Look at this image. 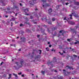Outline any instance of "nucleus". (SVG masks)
<instances>
[{"instance_id":"1","label":"nucleus","mask_w":79,"mask_h":79,"mask_svg":"<svg viewBox=\"0 0 79 79\" xmlns=\"http://www.w3.org/2000/svg\"><path fill=\"white\" fill-rule=\"evenodd\" d=\"M24 61H21L19 64H18V62H16L15 64H17V66H18V67H16V66H14V68H15V69H19V68L22 67L23 66V64H24Z\"/></svg>"},{"instance_id":"2","label":"nucleus","mask_w":79,"mask_h":79,"mask_svg":"<svg viewBox=\"0 0 79 79\" xmlns=\"http://www.w3.org/2000/svg\"><path fill=\"white\" fill-rule=\"evenodd\" d=\"M55 62H56V57H55L53 58V60H52L51 62H50L49 60L47 62V64L48 66L51 65V66L50 67V68H52V67H53V63Z\"/></svg>"},{"instance_id":"3","label":"nucleus","mask_w":79,"mask_h":79,"mask_svg":"<svg viewBox=\"0 0 79 79\" xmlns=\"http://www.w3.org/2000/svg\"><path fill=\"white\" fill-rule=\"evenodd\" d=\"M73 15L75 16V18H77V19H79V16H78V15H76L75 12L73 13L70 15H69V16H70V19H73V18H72V16H73Z\"/></svg>"},{"instance_id":"4","label":"nucleus","mask_w":79,"mask_h":79,"mask_svg":"<svg viewBox=\"0 0 79 79\" xmlns=\"http://www.w3.org/2000/svg\"><path fill=\"white\" fill-rule=\"evenodd\" d=\"M41 19L42 21H44V20L45 19L46 21V22L48 23V24H52V22L50 20V19H47L46 18H41Z\"/></svg>"},{"instance_id":"5","label":"nucleus","mask_w":79,"mask_h":79,"mask_svg":"<svg viewBox=\"0 0 79 79\" xmlns=\"http://www.w3.org/2000/svg\"><path fill=\"white\" fill-rule=\"evenodd\" d=\"M35 0H31L29 2V4L31 6H34L35 4Z\"/></svg>"},{"instance_id":"6","label":"nucleus","mask_w":79,"mask_h":79,"mask_svg":"<svg viewBox=\"0 0 79 79\" xmlns=\"http://www.w3.org/2000/svg\"><path fill=\"white\" fill-rule=\"evenodd\" d=\"M11 9L12 11H14L15 9H16L17 10H19V7H18V6H14L13 7H11Z\"/></svg>"},{"instance_id":"7","label":"nucleus","mask_w":79,"mask_h":79,"mask_svg":"<svg viewBox=\"0 0 79 79\" xmlns=\"http://www.w3.org/2000/svg\"><path fill=\"white\" fill-rule=\"evenodd\" d=\"M40 58V56L39 55H37L35 56L34 57L35 60H33V61L35 62V60L37 61V60H38V58Z\"/></svg>"},{"instance_id":"8","label":"nucleus","mask_w":79,"mask_h":79,"mask_svg":"<svg viewBox=\"0 0 79 79\" xmlns=\"http://www.w3.org/2000/svg\"><path fill=\"white\" fill-rule=\"evenodd\" d=\"M70 29L71 30V32L73 34H74V33H75V34H76V33H77V31L74 29H72V28L71 27L70 28Z\"/></svg>"},{"instance_id":"9","label":"nucleus","mask_w":79,"mask_h":79,"mask_svg":"<svg viewBox=\"0 0 79 79\" xmlns=\"http://www.w3.org/2000/svg\"><path fill=\"white\" fill-rule=\"evenodd\" d=\"M58 78V79H63V77H60V75H57V77H54L53 78V79H56V78Z\"/></svg>"},{"instance_id":"10","label":"nucleus","mask_w":79,"mask_h":79,"mask_svg":"<svg viewBox=\"0 0 79 79\" xmlns=\"http://www.w3.org/2000/svg\"><path fill=\"white\" fill-rule=\"evenodd\" d=\"M34 52H33L32 54H29V56L31 58H34Z\"/></svg>"},{"instance_id":"11","label":"nucleus","mask_w":79,"mask_h":79,"mask_svg":"<svg viewBox=\"0 0 79 79\" xmlns=\"http://www.w3.org/2000/svg\"><path fill=\"white\" fill-rule=\"evenodd\" d=\"M68 23L69 24L71 25H74V24H75V23L73 21H68Z\"/></svg>"},{"instance_id":"12","label":"nucleus","mask_w":79,"mask_h":79,"mask_svg":"<svg viewBox=\"0 0 79 79\" xmlns=\"http://www.w3.org/2000/svg\"><path fill=\"white\" fill-rule=\"evenodd\" d=\"M66 69H73V67H69V66L67 65L66 66V68H65Z\"/></svg>"},{"instance_id":"13","label":"nucleus","mask_w":79,"mask_h":79,"mask_svg":"<svg viewBox=\"0 0 79 79\" xmlns=\"http://www.w3.org/2000/svg\"><path fill=\"white\" fill-rule=\"evenodd\" d=\"M64 31L63 30H61L59 31V33H62L61 35H63L64 33Z\"/></svg>"},{"instance_id":"14","label":"nucleus","mask_w":79,"mask_h":79,"mask_svg":"<svg viewBox=\"0 0 79 79\" xmlns=\"http://www.w3.org/2000/svg\"><path fill=\"white\" fill-rule=\"evenodd\" d=\"M45 31V29L42 28H41V31L42 32V33H44V34H45V35H47V34L45 33V31Z\"/></svg>"},{"instance_id":"15","label":"nucleus","mask_w":79,"mask_h":79,"mask_svg":"<svg viewBox=\"0 0 79 79\" xmlns=\"http://www.w3.org/2000/svg\"><path fill=\"white\" fill-rule=\"evenodd\" d=\"M20 40H22V41L23 42H25V41H26V38H25L24 37L21 38H20Z\"/></svg>"},{"instance_id":"16","label":"nucleus","mask_w":79,"mask_h":79,"mask_svg":"<svg viewBox=\"0 0 79 79\" xmlns=\"http://www.w3.org/2000/svg\"><path fill=\"white\" fill-rule=\"evenodd\" d=\"M24 12L26 13H27V12L29 11V10L27 8V9H24Z\"/></svg>"},{"instance_id":"17","label":"nucleus","mask_w":79,"mask_h":79,"mask_svg":"<svg viewBox=\"0 0 79 79\" xmlns=\"http://www.w3.org/2000/svg\"><path fill=\"white\" fill-rule=\"evenodd\" d=\"M48 11L49 12V13H50L52 12V9L51 8H50L48 10Z\"/></svg>"},{"instance_id":"18","label":"nucleus","mask_w":79,"mask_h":79,"mask_svg":"<svg viewBox=\"0 0 79 79\" xmlns=\"http://www.w3.org/2000/svg\"><path fill=\"white\" fill-rule=\"evenodd\" d=\"M65 0H58V1L59 2H62V3H64V2H65Z\"/></svg>"},{"instance_id":"19","label":"nucleus","mask_w":79,"mask_h":79,"mask_svg":"<svg viewBox=\"0 0 79 79\" xmlns=\"http://www.w3.org/2000/svg\"><path fill=\"white\" fill-rule=\"evenodd\" d=\"M13 75L14 76H15V79H18V75L16 74H15V73H13Z\"/></svg>"},{"instance_id":"20","label":"nucleus","mask_w":79,"mask_h":79,"mask_svg":"<svg viewBox=\"0 0 79 79\" xmlns=\"http://www.w3.org/2000/svg\"><path fill=\"white\" fill-rule=\"evenodd\" d=\"M74 4L76 5H79V2H75Z\"/></svg>"},{"instance_id":"21","label":"nucleus","mask_w":79,"mask_h":79,"mask_svg":"<svg viewBox=\"0 0 79 79\" xmlns=\"http://www.w3.org/2000/svg\"><path fill=\"white\" fill-rule=\"evenodd\" d=\"M24 26V24H23V23H21L20 24L19 26L20 27H23Z\"/></svg>"},{"instance_id":"22","label":"nucleus","mask_w":79,"mask_h":79,"mask_svg":"<svg viewBox=\"0 0 79 79\" xmlns=\"http://www.w3.org/2000/svg\"><path fill=\"white\" fill-rule=\"evenodd\" d=\"M45 73H46V72H45V71H41V73H42V74H43V75H44V74H45Z\"/></svg>"},{"instance_id":"23","label":"nucleus","mask_w":79,"mask_h":79,"mask_svg":"<svg viewBox=\"0 0 79 79\" xmlns=\"http://www.w3.org/2000/svg\"><path fill=\"white\" fill-rule=\"evenodd\" d=\"M24 24H27L29 25V23L27 21H26L24 23Z\"/></svg>"},{"instance_id":"24","label":"nucleus","mask_w":79,"mask_h":79,"mask_svg":"<svg viewBox=\"0 0 79 79\" xmlns=\"http://www.w3.org/2000/svg\"><path fill=\"white\" fill-rule=\"evenodd\" d=\"M10 21H7L6 23V24H7V25H10Z\"/></svg>"},{"instance_id":"25","label":"nucleus","mask_w":79,"mask_h":79,"mask_svg":"<svg viewBox=\"0 0 79 79\" xmlns=\"http://www.w3.org/2000/svg\"><path fill=\"white\" fill-rule=\"evenodd\" d=\"M56 29H57L56 27H54L52 29V31H53L54 30H56Z\"/></svg>"},{"instance_id":"26","label":"nucleus","mask_w":79,"mask_h":79,"mask_svg":"<svg viewBox=\"0 0 79 79\" xmlns=\"http://www.w3.org/2000/svg\"><path fill=\"white\" fill-rule=\"evenodd\" d=\"M11 21H15V17H13L12 18Z\"/></svg>"},{"instance_id":"27","label":"nucleus","mask_w":79,"mask_h":79,"mask_svg":"<svg viewBox=\"0 0 79 79\" xmlns=\"http://www.w3.org/2000/svg\"><path fill=\"white\" fill-rule=\"evenodd\" d=\"M45 5L46 6H50V5L49 4H46Z\"/></svg>"},{"instance_id":"28","label":"nucleus","mask_w":79,"mask_h":79,"mask_svg":"<svg viewBox=\"0 0 79 79\" xmlns=\"http://www.w3.org/2000/svg\"><path fill=\"white\" fill-rule=\"evenodd\" d=\"M26 31L28 32H31V31H30L29 29H27L26 30Z\"/></svg>"},{"instance_id":"29","label":"nucleus","mask_w":79,"mask_h":79,"mask_svg":"<svg viewBox=\"0 0 79 79\" xmlns=\"http://www.w3.org/2000/svg\"><path fill=\"white\" fill-rule=\"evenodd\" d=\"M53 35L54 36H56V32H54V34Z\"/></svg>"},{"instance_id":"30","label":"nucleus","mask_w":79,"mask_h":79,"mask_svg":"<svg viewBox=\"0 0 79 79\" xmlns=\"http://www.w3.org/2000/svg\"><path fill=\"white\" fill-rule=\"evenodd\" d=\"M41 1H42V2H44H44H47L46 0H41Z\"/></svg>"},{"instance_id":"31","label":"nucleus","mask_w":79,"mask_h":79,"mask_svg":"<svg viewBox=\"0 0 79 79\" xmlns=\"http://www.w3.org/2000/svg\"><path fill=\"white\" fill-rule=\"evenodd\" d=\"M38 51L39 52H40L39 54H40H40H41V53H42V50H38Z\"/></svg>"},{"instance_id":"32","label":"nucleus","mask_w":79,"mask_h":79,"mask_svg":"<svg viewBox=\"0 0 79 79\" xmlns=\"http://www.w3.org/2000/svg\"><path fill=\"white\" fill-rule=\"evenodd\" d=\"M9 79H10V78H11V74H9Z\"/></svg>"},{"instance_id":"33","label":"nucleus","mask_w":79,"mask_h":79,"mask_svg":"<svg viewBox=\"0 0 79 79\" xmlns=\"http://www.w3.org/2000/svg\"><path fill=\"white\" fill-rule=\"evenodd\" d=\"M52 21H55V20H56V19L54 18H52Z\"/></svg>"},{"instance_id":"34","label":"nucleus","mask_w":79,"mask_h":79,"mask_svg":"<svg viewBox=\"0 0 79 79\" xmlns=\"http://www.w3.org/2000/svg\"><path fill=\"white\" fill-rule=\"evenodd\" d=\"M78 43H79V41H76V42H75V43H74L75 44H78Z\"/></svg>"},{"instance_id":"35","label":"nucleus","mask_w":79,"mask_h":79,"mask_svg":"<svg viewBox=\"0 0 79 79\" xmlns=\"http://www.w3.org/2000/svg\"><path fill=\"white\" fill-rule=\"evenodd\" d=\"M19 5H20V6H23V5L21 3H19Z\"/></svg>"},{"instance_id":"36","label":"nucleus","mask_w":79,"mask_h":79,"mask_svg":"<svg viewBox=\"0 0 79 79\" xmlns=\"http://www.w3.org/2000/svg\"><path fill=\"white\" fill-rule=\"evenodd\" d=\"M60 7V6H56V8L57 9H58Z\"/></svg>"},{"instance_id":"37","label":"nucleus","mask_w":79,"mask_h":79,"mask_svg":"<svg viewBox=\"0 0 79 79\" xmlns=\"http://www.w3.org/2000/svg\"><path fill=\"white\" fill-rule=\"evenodd\" d=\"M75 73H76L75 71H73L72 72V74H75Z\"/></svg>"},{"instance_id":"38","label":"nucleus","mask_w":79,"mask_h":79,"mask_svg":"<svg viewBox=\"0 0 79 79\" xmlns=\"http://www.w3.org/2000/svg\"><path fill=\"white\" fill-rule=\"evenodd\" d=\"M70 50H72V51H73V50H74V48H71V47H70Z\"/></svg>"},{"instance_id":"39","label":"nucleus","mask_w":79,"mask_h":79,"mask_svg":"<svg viewBox=\"0 0 79 79\" xmlns=\"http://www.w3.org/2000/svg\"><path fill=\"white\" fill-rule=\"evenodd\" d=\"M21 34L22 35V34H24V32L23 31H21Z\"/></svg>"},{"instance_id":"40","label":"nucleus","mask_w":79,"mask_h":79,"mask_svg":"<svg viewBox=\"0 0 79 79\" xmlns=\"http://www.w3.org/2000/svg\"><path fill=\"white\" fill-rule=\"evenodd\" d=\"M46 49L47 50V51H49V49L48 48V47H47L46 48Z\"/></svg>"},{"instance_id":"41","label":"nucleus","mask_w":79,"mask_h":79,"mask_svg":"<svg viewBox=\"0 0 79 79\" xmlns=\"http://www.w3.org/2000/svg\"><path fill=\"white\" fill-rule=\"evenodd\" d=\"M69 56H69V55H67V59H68L69 58Z\"/></svg>"},{"instance_id":"42","label":"nucleus","mask_w":79,"mask_h":79,"mask_svg":"<svg viewBox=\"0 0 79 79\" xmlns=\"http://www.w3.org/2000/svg\"><path fill=\"white\" fill-rule=\"evenodd\" d=\"M7 10L8 11H10V8L9 7H8L7 8Z\"/></svg>"},{"instance_id":"43","label":"nucleus","mask_w":79,"mask_h":79,"mask_svg":"<svg viewBox=\"0 0 79 79\" xmlns=\"http://www.w3.org/2000/svg\"><path fill=\"white\" fill-rule=\"evenodd\" d=\"M11 2L13 3H14L15 2V0H11Z\"/></svg>"},{"instance_id":"44","label":"nucleus","mask_w":79,"mask_h":79,"mask_svg":"<svg viewBox=\"0 0 79 79\" xmlns=\"http://www.w3.org/2000/svg\"><path fill=\"white\" fill-rule=\"evenodd\" d=\"M22 73H21V72H20V73H18V75H21Z\"/></svg>"},{"instance_id":"45","label":"nucleus","mask_w":79,"mask_h":79,"mask_svg":"<svg viewBox=\"0 0 79 79\" xmlns=\"http://www.w3.org/2000/svg\"><path fill=\"white\" fill-rule=\"evenodd\" d=\"M25 15H27V16H29V14H25Z\"/></svg>"},{"instance_id":"46","label":"nucleus","mask_w":79,"mask_h":79,"mask_svg":"<svg viewBox=\"0 0 79 79\" xmlns=\"http://www.w3.org/2000/svg\"><path fill=\"white\" fill-rule=\"evenodd\" d=\"M59 48L60 49H62V47H61V46H60Z\"/></svg>"},{"instance_id":"47","label":"nucleus","mask_w":79,"mask_h":79,"mask_svg":"<svg viewBox=\"0 0 79 79\" xmlns=\"http://www.w3.org/2000/svg\"><path fill=\"white\" fill-rule=\"evenodd\" d=\"M32 18H33V17H32V16H30V19H32Z\"/></svg>"},{"instance_id":"48","label":"nucleus","mask_w":79,"mask_h":79,"mask_svg":"<svg viewBox=\"0 0 79 79\" xmlns=\"http://www.w3.org/2000/svg\"><path fill=\"white\" fill-rule=\"evenodd\" d=\"M54 72L55 73H57L58 72V71H57V70H54Z\"/></svg>"},{"instance_id":"49","label":"nucleus","mask_w":79,"mask_h":79,"mask_svg":"<svg viewBox=\"0 0 79 79\" xmlns=\"http://www.w3.org/2000/svg\"><path fill=\"white\" fill-rule=\"evenodd\" d=\"M35 16H36V17H37V18H39V17L37 15V14H36V15H35Z\"/></svg>"},{"instance_id":"50","label":"nucleus","mask_w":79,"mask_h":79,"mask_svg":"<svg viewBox=\"0 0 79 79\" xmlns=\"http://www.w3.org/2000/svg\"><path fill=\"white\" fill-rule=\"evenodd\" d=\"M13 22L11 23V26H13Z\"/></svg>"},{"instance_id":"51","label":"nucleus","mask_w":79,"mask_h":79,"mask_svg":"<svg viewBox=\"0 0 79 79\" xmlns=\"http://www.w3.org/2000/svg\"><path fill=\"white\" fill-rule=\"evenodd\" d=\"M67 40L68 41V42H70V41H71V40L69 39H68Z\"/></svg>"},{"instance_id":"52","label":"nucleus","mask_w":79,"mask_h":79,"mask_svg":"<svg viewBox=\"0 0 79 79\" xmlns=\"http://www.w3.org/2000/svg\"><path fill=\"white\" fill-rule=\"evenodd\" d=\"M73 56H74V57H77V56H76L75 55H73Z\"/></svg>"},{"instance_id":"53","label":"nucleus","mask_w":79,"mask_h":79,"mask_svg":"<svg viewBox=\"0 0 79 79\" xmlns=\"http://www.w3.org/2000/svg\"><path fill=\"white\" fill-rule=\"evenodd\" d=\"M40 35H37V37H38V38H39V37H40Z\"/></svg>"},{"instance_id":"54","label":"nucleus","mask_w":79,"mask_h":79,"mask_svg":"<svg viewBox=\"0 0 79 79\" xmlns=\"http://www.w3.org/2000/svg\"><path fill=\"white\" fill-rule=\"evenodd\" d=\"M68 4H69V3H68V2L65 3V5H68Z\"/></svg>"},{"instance_id":"55","label":"nucleus","mask_w":79,"mask_h":79,"mask_svg":"<svg viewBox=\"0 0 79 79\" xmlns=\"http://www.w3.org/2000/svg\"><path fill=\"white\" fill-rule=\"evenodd\" d=\"M49 47H52V45L51 44H49Z\"/></svg>"},{"instance_id":"56","label":"nucleus","mask_w":79,"mask_h":79,"mask_svg":"<svg viewBox=\"0 0 79 79\" xmlns=\"http://www.w3.org/2000/svg\"><path fill=\"white\" fill-rule=\"evenodd\" d=\"M53 71H54V69H52L51 70V72H53Z\"/></svg>"},{"instance_id":"57","label":"nucleus","mask_w":79,"mask_h":79,"mask_svg":"<svg viewBox=\"0 0 79 79\" xmlns=\"http://www.w3.org/2000/svg\"><path fill=\"white\" fill-rule=\"evenodd\" d=\"M35 11H37V10H38V9H37V8H36L35 9Z\"/></svg>"},{"instance_id":"58","label":"nucleus","mask_w":79,"mask_h":79,"mask_svg":"<svg viewBox=\"0 0 79 79\" xmlns=\"http://www.w3.org/2000/svg\"><path fill=\"white\" fill-rule=\"evenodd\" d=\"M5 21H2V22L3 23H4V24L5 23Z\"/></svg>"},{"instance_id":"59","label":"nucleus","mask_w":79,"mask_h":79,"mask_svg":"<svg viewBox=\"0 0 79 79\" xmlns=\"http://www.w3.org/2000/svg\"><path fill=\"white\" fill-rule=\"evenodd\" d=\"M22 77H24V74H23L22 75Z\"/></svg>"},{"instance_id":"60","label":"nucleus","mask_w":79,"mask_h":79,"mask_svg":"<svg viewBox=\"0 0 79 79\" xmlns=\"http://www.w3.org/2000/svg\"><path fill=\"white\" fill-rule=\"evenodd\" d=\"M54 50V49L52 48V49L51 51L52 52H53V51Z\"/></svg>"},{"instance_id":"61","label":"nucleus","mask_w":79,"mask_h":79,"mask_svg":"<svg viewBox=\"0 0 79 79\" xmlns=\"http://www.w3.org/2000/svg\"><path fill=\"white\" fill-rule=\"evenodd\" d=\"M15 24H17V23H18V22H15Z\"/></svg>"},{"instance_id":"62","label":"nucleus","mask_w":79,"mask_h":79,"mask_svg":"<svg viewBox=\"0 0 79 79\" xmlns=\"http://www.w3.org/2000/svg\"><path fill=\"white\" fill-rule=\"evenodd\" d=\"M18 15V13H16L15 14V16H17V15Z\"/></svg>"},{"instance_id":"63","label":"nucleus","mask_w":79,"mask_h":79,"mask_svg":"<svg viewBox=\"0 0 79 79\" xmlns=\"http://www.w3.org/2000/svg\"><path fill=\"white\" fill-rule=\"evenodd\" d=\"M66 17H65L64 18V20H66Z\"/></svg>"},{"instance_id":"64","label":"nucleus","mask_w":79,"mask_h":79,"mask_svg":"<svg viewBox=\"0 0 79 79\" xmlns=\"http://www.w3.org/2000/svg\"><path fill=\"white\" fill-rule=\"evenodd\" d=\"M47 31L48 32H50V30H49L48 29Z\"/></svg>"}]
</instances>
